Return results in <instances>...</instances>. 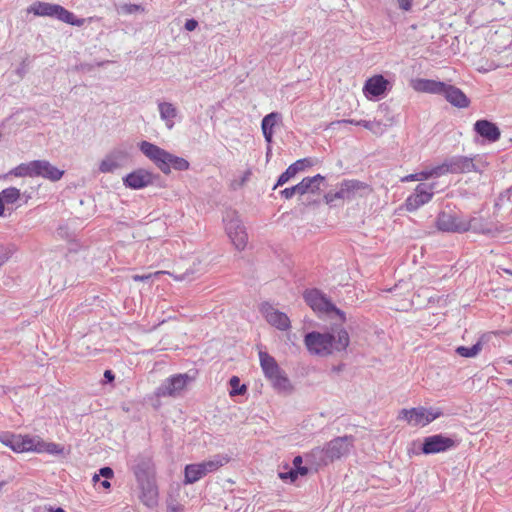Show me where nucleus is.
Listing matches in <instances>:
<instances>
[{
    "instance_id": "nucleus-1",
    "label": "nucleus",
    "mask_w": 512,
    "mask_h": 512,
    "mask_svg": "<svg viewBox=\"0 0 512 512\" xmlns=\"http://www.w3.org/2000/svg\"><path fill=\"white\" fill-rule=\"evenodd\" d=\"M304 343L311 354L328 356L333 349L336 351L345 350L350 343V338L345 329H340L336 336L332 333L312 331L305 335Z\"/></svg>"
},
{
    "instance_id": "nucleus-2",
    "label": "nucleus",
    "mask_w": 512,
    "mask_h": 512,
    "mask_svg": "<svg viewBox=\"0 0 512 512\" xmlns=\"http://www.w3.org/2000/svg\"><path fill=\"white\" fill-rule=\"evenodd\" d=\"M139 149L165 175L171 173V168L177 171L189 169L190 164L185 158L171 154L153 143L142 141Z\"/></svg>"
},
{
    "instance_id": "nucleus-3",
    "label": "nucleus",
    "mask_w": 512,
    "mask_h": 512,
    "mask_svg": "<svg viewBox=\"0 0 512 512\" xmlns=\"http://www.w3.org/2000/svg\"><path fill=\"white\" fill-rule=\"evenodd\" d=\"M260 366L265 377L278 392H290L292 385L286 373L279 367L275 358L265 351L259 352Z\"/></svg>"
},
{
    "instance_id": "nucleus-4",
    "label": "nucleus",
    "mask_w": 512,
    "mask_h": 512,
    "mask_svg": "<svg viewBox=\"0 0 512 512\" xmlns=\"http://www.w3.org/2000/svg\"><path fill=\"white\" fill-rule=\"evenodd\" d=\"M28 12H32L36 16L56 18L64 23L75 26H81L84 22L83 19H76L72 12L59 4L38 1L29 7Z\"/></svg>"
},
{
    "instance_id": "nucleus-5",
    "label": "nucleus",
    "mask_w": 512,
    "mask_h": 512,
    "mask_svg": "<svg viewBox=\"0 0 512 512\" xmlns=\"http://www.w3.org/2000/svg\"><path fill=\"white\" fill-rule=\"evenodd\" d=\"M442 415L443 412L439 408L418 406L400 410L398 420H405L412 426H426Z\"/></svg>"
},
{
    "instance_id": "nucleus-6",
    "label": "nucleus",
    "mask_w": 512,
    "mask_h": 512,
    "mask_svg": "<svg viewBox=\"0 0 512 512\" xmlns=\"http://www.w3.org/2000/svg\"><path fill=\"white\" fill-rule=\"evenodd\" d=\"M306 303L319 313H335L341 322L345 321V313L338 309L324 294L317 289L308 290L304 294Z\"/></svg>"
},
{
    "instance_id": "nucleus-7",
    "label": "nucleus",
    "mask_w": 512,
    "mask_h": 512,
    "mask_svg": "<svg viewBox=\"0 0 512 512\" xmlns=\"http://www.w3.org/2000/svg\"><path fill=\"white\" fill-rule=\"evenodd\" d=\"M192 377L188 374H176L165 379L162 384L156 389L155 395L157 397H173L176 398L186 389Z\"/></svg>"
},
{
    "instance_id": "nucleus-8",
    "label": "nucleus",
    "mask_w": 512,
    "mask_h": 512,
    "mask_svg": "<svg viewBox=\"0 0 512 512\" xmlns=\"http://www.w3.org/2000/svg\"><path fill=\"white\" fill-rule=\"evenodd\" d=\"M226 232L233 245L238 250H243L248 241V235L241 220L233 212L224 218Z\"/></svg>"
},
{
    "instance_id": "nucleus-9",
    "label": "nucleus",
    "mask_w": 512,
    "mask_h": 512,
    "mask_svg": "<svg viewBox=\"0 0 512 512\" xmlns=\"http://www.w3.org/2000/svg\"><path fill=\"white\" fill-rule=\"evenodd\" d=\"M351 442V436L337 437L331 440L323 449L319 450L320 453H323L322 460L325 463L333 462L347 455L350 451Z\"/></svg>"
},
{
    "instance_id": "nucleus-10",
    "label": "nucleus",
    "mask_w": 512,
    "mask_h": 512,
    "mask_svg": "<svg viewBox=\"0 0 512 512\" xmlns=\"http://www.w3.org/2000/svg\"><path fill=\"white\" fill-rule=\"evenodd\" d=\"M456 446V441L442 434H436L424 438L421 451L423 454H436L445 452Z\"/></svg>"
},
{
    "instance_id": "nucleus-11",
    "label": "nucleus",
    "mask_w": 512,
    "mask_h": 512,
    "mask_svg": "<svg viewBox=\"0 0 512 512\" xmlns=\"http://www.w3.org/2000/svg\"><path fill=\"white\" fill-rule=\"evenodd\" d=\"M340 188L342 191V200L347 201L366 197L372 192V188L369 184L355 179L342 181Z\"/></svg>"
},
{
    "instance_id": "nucleus-12",
    "label": "nucleus",
    "mask_w": 512,
    "mask_h": 512,
    "mask_svg": "<svg viewBox=\"0 0 512 512\" xmlns=\"http://www.w3.org/2000/svg\"><path fill=\"white\" fill-rule=\"evenodd\" d=\"M136 481L140 489L139 498L141 502L149 508L157 506L159 493L156 484V476L137 479Z\"/></svg>"
},
{
    "instance_id": "nucleus-13",
    "label": "nucleus",
    "mask_w": 512,
    "mask_h": 512,
    "mask_svg": "<svg viewBox=\"0 0 512 512\" xmlns=\"http://www.w3.org/2000/svg\"><path fill=\"white\" fill-rule=\"evenodd\" d=\"M260 312L264 316L265 320L278 330L286 331L291 327L289 317L284 312L275 309L268 302L261 304Z\"/></svg>"
},
{
    "instance_id": "nucleus-14",
    "label": "nucleus",
    "mask_w": 512,
    "mask_h": 512,
    "mask_svg": "<svg viewBox=\"0 0 512 512\" xmlns=\"http://www.w3.org/2000/svg\"><path fill=\"white\" fill-rule=\"evenodd\" d=\"M433 196L432 187L426 184L417 185L415 192L410 195L405 202L406 210L413 212L422 205L428 203Z\"/></svg>"
},
{
    "instance_id": "nucleus-15",
    "label": "nucleus",
    "mask_w": 512,
    "mask_h": 512,
    "mask_svg": "<svg viewBox=\"0 0 512 512\" xmlns=\"http://www.w3.org/2000/svg\"><path fill=\"white\" fill-rule=\"evenodd\" d=\"M436 224L437 228L444 232L463 233L469 227L468 224H464V219L446 212L439 213Z\"/></svg>"
},
{
    "instance_id": "nucleus-16",
    "label": "nucleus",
    "mask_w": 512,
    "mask_h": 512,
    "mask_svg": "<svg viewBox=\"0 0 512 512\" xmlns=\"http://www.w3.org/2000/svg\"><path fill=\"white\" fill-rule=\"evenodd\" d=\"M155 176L145 169H137L123 178V183L131 189H141L152 185Z\"/></svg>"
},
{
    "instance_id": "nucleus-17",
    "label": "nucleus",
    "mask_w": 512,
    "mask_h": 512,
    "mask_svg": "<svg viewBox=\"0 0 512 512\" xmlns=\"http://www.w3.org/2000/svg\"><path fill=\"white\" fill-rule=\"evenodd\" d=\"M0 442L15 452L32 451L34 449L33 439L21 438L10 433L0 434Z\"/></svg>"
},
{
    "instance_id": "nucleus-18",
    "label": "nucleus",
    "mask_w": 512,
    "mask_h": 512,
    "mask_svg": "<svg viewBox=\"0 0 512 512\" xmlns=\"http://www.w3.org/2000/svg\"><path fill=\"white\" fill-rule=\"evenodd\" d=\"M132 470L136 480L156 476L153 460L148 455H138L134 460Z\"/></svg>"
},
{
    "instance_id": "nucleus-19",
    "label": "nucleus",
    "mask_w": 512,
    "mask_h": 512,
    "mask_svg": "<svg viewBox=\"0 0 512 512\" xmlns=\"http://www.w3.org/2000/svg\"><path fill=\"white\" fill-rule=\"evenodd\" d=\"M448 171L451 174L478 171L474 159L467 156H453L446 159Z\"/></svg>"
},
{
    "instance_id": "nucleus-20",
    "label": "nucleus",
    "mask_w": 512,
    "mask_h": 512,
    "mask_svg": "<svg viewBox=\"0 0 512 512\" xmlns=\"http://www.w3.org/2000/svg\"><path fill=\"white\" fill-rule=\"evenodd\" d=\"M389 81L382 75H375L369 78L364 85V94L369 98H377L383 95L388 89Z\"/></svg>"
},
{
    "instance_id": "nucleus-21",
    "label": "nucleus",
    "mask_w": 512,
    "mask_h": 512,
    "mask_svg": "<svg viewBox=\"0 0 512 512\" xmlns=\"http://www.w3.org/2000/svg\"><path fill=\"white\" fill-rule=\"evenodd\" d=\"M127 158V153L123 150H113L110 152L99 165L101 173H112L122 166V162Z\"/></svg>"
},
{
    "instance_id": "nucleus-22",
    "label": "nucleus",
    "mask_w": 512,
    "mask_h": 512,
    "mask_svg": "<svg viewBox=\"0 0 512 512\" xmlns=\"http://www.w3.org/2000/svg\"><path fill=\"white\" fill-rule=\"evenodd\" d=\"M325 183V177L320 174H317L312 177H305L302 179L300 183L297 184L299 189V195H318L321 192L322 186H324Z\"/></svg>"
},
{
    "instance_id": "nucleus-23",
    "label": "nucleus",
    "mask_w": 512,
    "mask_h": 512,
    "mask_svg": "<svg viewBox=\"0 0 512 512\" xmlns=\"http://www.w3.org/2000/svg\"><path fill=\"white\" fill-rule=\"evenodd\" d=\"M36 168V177H42L52 182L62 178L64 171L58 169L47 160H34Z\"/></svg>"
},
{
    "instance_id": "nucleus-24",
    "label": "nucleus",
    "mask_w": 512,
    "mask_h": 512,
    "mask_svg": "<svg viewBox=\"0 0 512 512\" xmlns=\"http://www.w3.org/2000/svg\"><path fill=\"white\" fill-rule=\"evenodd\" d=\"M441 95H443L453 106L459 108H466L469 106L470 101L467 96L455 86L445 84V88Z\"/></svg>"
},
{
    "instance_id": "nucleus-25",
    "label": "nucleus",
    "mask_w": 512,
    "mask_h": 512,
    "mask_svg": "<svg viewBox=\"0 0 512 512\" xmlns=\"http://www.w3.org/2000/svg\"><path fill=\"white\" fill-rule=\"evenodd\" d=\"M474 130L481 137L490 142H495L500 138L499 128L488 120H478L474 124Z\"/></svg>"
},
{
    "instance_id": "nucleus-26",
    "label": "nucleus",
    "mask_w": 512,
    "mask_h": 512,
    "mask_svg": "<svg viewBox=\"0 0 512 512\" xmlns=\"http://www.w3.org/2000/svg\"><path fill=\"white\" fill-rule=\"evenodd\" d=\"M311 165L309 159H299L293 164H291L278 178L277 183L275 184L273 189H276L278 186L284 185L288 182L292 177H294L298 172L303 171L306 166Z\"/></svg>"
},
{
    "instance_id": "nucleus-27",
    "label": "nucleus",
    "mask_w": 512,
    "mask_h": 512,
    "mask_svg": "<svg viewBox=\"0 0 512 512\" xmlns=\"http://www.w3.org/2000/svg\"><path fill=\"white\" fill-rule=\"evenodd\" d=\"M412 87L418 92L441 94L445 88V83L429 79H416L413 81Z\"/></svg>"
},
{
    "instance_id": "nucleus-28",
    "label": "nucleus",
    "mask_w": 512,
    "mask_h": 512,
    "mask_svg": "<svg viewBox=\"0 0 512 512\" xmlns=\"http://www.w3.org/2000/svg\"><path fill=\"white\" fill-rule=\"evenodd\" d=\"M282 115L278 112H271L266 115L261 122V129L268 144L272 142L274 127L281 122Z\"/></svg>"
},
{
    "instance_id": "nucleus-29",
    "label": "nucleus",
    "mask_w": 512,
    "mask_h": 512,
    "mask_svg": "<svg viewBox=\"0 0 512 512\" xmlns=\"http://www.w3.org/2000/svg\"><path fill=\"white\" fill-rule=\"evenodd\" d=\"M158 110L161 119L165 122L166 127L168 129H172L175 124L174 118L177 116L176 107L170 102H160L158 103Z\"/></svg>"
},
{
    "instance_id": "nucleus-30",
    "label": "nucleus",
    "mask_w": 512,
    "mask_h": 512,
    "mask_svg": "<svg viewBox=\"0 0 512 512\" xmlns=\"http://www.w3.org/2000/svg\"><path fill=\"white\" fill-rule=\"evenodd\" d=\"M207 475L200 463L189 464L185 467V483L192 484Z\"/></svg>"
},
{
    "instance_id": "nucleus-31",
    "label": "nucleus",
    "mask_w": 512,
    "mask_h": 512,
    "mask_svg": "<svg viewBox=\"0 0 512 512\" xmlns=\"http://www.w3.org/2000/svg\"><path fill=\"white\" fill-rule=\"evenodd\" d=\"M10 174L16 177H36V168L34 160L27 163L19 164L10 171Z\"/></svg>"
},
{
    "instance_id": "nucleus-32",
    "label": "nucleus",
    "mask_w": 512,
    "mask_h": 512,
    "mask_svg": "<svg viewBox=\"0 0 512 512\" xmlns=\"http://www.w3.org/2000/svg\"><path fill=\"white\" fill-rule=\"evenodd\" d=\"M229 461V458L222 455H216L212 459L203 461L200 464L202 465V469H204L205 473H211L216 471L218 468L223 466Z\"/></svg>"
},
{
    "instance_id": "nucleus-33",
    "label": "nucleus",
    "mask_w": 512,
    "mask_h": 512,
    "mask_svg": "<svg viewBox=\"0 0 512 512\" xmlns=\"http://www.w3.org/2000/svg\"><path fill=\"white\" fill-rule=\"evenodd\" d=\"M359 126H363L364 128L368 129L375 135H382L385 132L386 125L383 124L381 121L373 120V121H367V120H359L357 122Z\"/></svg>"
},
{
    "instance_id": "nucleus-34",
    "label": "nucleus",
    "mask_w": 512,
    "mask_h": 512,
    "mask_svg": "<svg viewBox=\"0 0 512 512\" xmlns=\"http://www.w3.org/2000/svg\"><path fill=\"white\" fill-rule=\"evenodd\" d=\"M447 162H446V159L444 160V162L440 165H437L431 169H426V170H423L422 171V177L425 178V179H428L430 177H440V176H443L445 174H448L449 171H448V167H447Z\"/></svg>"
},
{
    "instance_id": "nucleus-35",
    "label": "nucleus",
    "mask_w": 512,
    "mask_h": 512,
    "mask_svg": "<svg viewBox=\"0 0 512 512\" xmlns=\"http://www.w3.org/2000/svg\"><path fill=\"white\" fill-rule=\"evenodd\" d=\"M482 350V343L478 341L471 347L459 346L456 348V353L461 357L471 358L476 356Z\"/></svg>"
},
{
    "instance_id": "nucleus-36",
    "label": "nucleus",
    "mask_w": 512,
    "mask_h": 512,
    "mask_svg": "<svg viewBox=\"0 0 512 512\" xmlns=\"http://www.w3.org/2000/svg\"><path fill=\"white\" fill-rule=\"evenodd\" d=\"M2 201L6 204H13L20 198V190L15 187H9L0 192Z\"/></svg>"
},
{
    "instance_id": "nucleus-37",
    "label": "nucleus",
    "mask_w": 512,
    "mask_h": 512,
    "mask_svg": "<svg viewBox=\"0 0 512 512\" xmlns=\"http://www.w3.org/2000/svg\"><path fill=\"white\" fill-rule=\"evenodd\" d=\"M33 450L38 451V452L46 451L51 454H59V453L63 452V447H61L60 445L55 444V443H43V444L38 443V445L34 444Z\"/></svg>"
},
{
    "instance_id": "nucleus-38",
    "label": "nucleus",
    "mask_w": 512,
    "mask_h": 512,
    "mask_svg": "<svg viewBox=\"0 0 512 512\" xmlns=\"http://www.w3.org/2000/svg\"><path fill=\"white\" fill-rule=\"evenodd\" d=\"M464 224H468L469 227L467 228V231L472 230L474 232L483 233V234H490L492 232L491 229L483 228L480 219L478 218H471L470 220H464Z\"/></svg>"
},
{
    "instance_id": "nucleus-39",
    "label": "nucleus",
    "mask_w": 512,
    "mask_h": 512,
    "mask_svg": "<svg viewBox=\"0 0 512 512\" xmlns=\"http://www.w3.org/2000/svg\"><path fill=\"white\" fill-rule=\"evenodd\" d=\"M229 384L231 386V391H230L231 396L243 395L247 390L246 385L240 384V379L237 376H233L230 379Z\"/></svg>"
},
{
    "instance_id": "nucleus-40",
    "label": "nucleus",
    "mask_w": 512,
    "mask_h": 512,
    "mask_svg": "<svg viewBox=\"0 0 512 512\" xmlns=\"http://www.w3.org/2000/svg\"><path fill=\"white\" fill-rule=\"evenodd\" d=\"M324 199H325V202L327 204H331L333 203L334 201L336 200H342V191H341V188L339 187V190L336 191V192H328L324 195Z\"/></svg>"
},
{
    "instance_id": "nucleus-41",
    "label": "nucleus",
    "mask_w": 512,
    "mask_h": 512,
    "mask_svg": "<svg viewBox=\"0 0 512 512\" xmlns=\"http://www.w3.org/2000/svg\"><path fill=\"white\" fill-rule=\"evenodd\" d=\"M281 195L285 199H291L294 195H299L298 185H295V186H292L289 188H285L284 190L281 191Z\"/></svg>"
},
{
    "instance_id": "nucleus-42",
    "label": "nucleus",
    "mask_w": 512,
    "mask_h": 512,
    "mask_svg": "<svg viewBox=\"0 0 512 512\" xmlns=\"http://www.w3.org/2000/svg\"><path fill=\"white\" fill-rule=\"evenodd\" d=\"M279 477L282 480L289 479L291 482H294L297 479V471H295V469H290L288 472H280Z\"/></svg>"
},
{
    "instance_id": "nucleus-43",
    "label": "nucleus",
    "mask_w": 512,
    "mask_h": 512,
    "mask_svg": "<svg viewBox=\"0 0 512 512\" xmlns=\"http://www.w3.org/2000/svg\"><path fill=\"white\" fill-rule=\"evenodd\" d=\"M99 475L104 477L105 479H110L113 477L114 472L110 467H102L99 470Z\"/></svg>"
},
{
    "instance_id": "nucleus-44",
    "label": "nucleus",
    "mask_w": 512,
    "mask_h": 512,
    "mask_svg": "<svg viewBox=\"0 0 512 512\" xmlns=\"http://www.w3.org/2000/svg\"><path fill=\"white\" fill-rule=\"evenodd\" d=\"M422 171L420 173L410 174L402 179V181H420L423 180Z\"/></svg>"
},
{
    "instance_id": "nucleus-45",
    "label": "nucleus",
    "mask_w": 512,
    "mask_h": 512,
    "mask_svg": "<svg viewBox=\"0 0 512 512\" xmlns=\"http://www.w3.org/2000/svg\"><path fill=\"white\" fill-rule=\"evenodd\" d=\"M399 8L408 11L411 8L412 0H397Z\"/></svg>"
},
{
    "instance_id": "nucleus-46",
    "label": "nucleus",
    "mask_w": 512,
    "mask_h": 512,
    "mask_svg": "<svg viewBox=\"0 0 512 512\" xmlns=\"http://www.w3.org/2000/svg\"><path fill=\"white\" fill-rule=\"evenodd\" d=\"M198 26V22L195 19H188L185 23V29L187 31H193Z\"/></svg>"
},
{
    "instance_id": "nucleus-47",
    "label": "nucleus",
    "mask_w": 512,
    "mask_h": 512,
    "mask_svg": "<svg viewBox=\"0 0 512 512\" xmlns=\"http://www.w3.org/2000/svg\"><path fill=\"white\" fill-rule=\"evenodd\" d=\"M152 277V274L138 275L135 274L132 276V279L136 282L138 281H147Z\"/></svg>"
},
{
    "instance_id": "nucleus-48",
    "label": "nucleus",
    "mask_w": 512,
    "mask_h": 512,
    "mask_svg": "<svg viewBox=\"0 0 512 512\" xmlns=\"http://www.w3.org/2000/svg\"><path fill=\"white\" fill-rule=\"evenodd\" d=\"M104 378L108 381V382H111L114 380L115 376L113 374V372L111 370H106L104 372Z\"/></svg>"
},
{
    "instance_id": "nucleus-49",
    "label": "nucleus",
    "mask_w": 512,
    "mask_h": 512,
    "mask_svg": "<svg viewBox=\"0 0 512 512\" xmlns=\"http://www.w3.org/2000/svg\"><path fill=\"white\" fill-rule=\"evenodd\" d=\"M295 471H297V476L300 475H306L308 473V468L304 466H299L295 468Z\"/></svg>"
},
{
    "instance_id": "nucleus-50",
    "label": "nucleus",
    "mask_w": 512,
    "mask_h": 512,
    "mask_svg": "<svg viewBox=\"0 0 512 512\" xmlns=\"http://www.w3.org/2000/svg\"><path fill=\"white\" fill-rule=\"evenodd\" d=\"M357 122H358V121H356V120H354V119H343V120L338 121L337 123H338V124L346 123V124H353V125H357V126H359V125L357 124Z\"/></svg>"
},
{
    "instance_id": "nucleus-51",
    "label": "nucleus",
    "mask_w": 512,
    "mask_h": 512,
    "mask_svg": "<svg viewBox=\"0 0 512 512\" xmlns=\"http://www.w3.org/2000/svg\"><path fill=\"white\" fill-rule=\"evenodd\" d=\"M302 457L301 456H296L293 460V465L295 468L299 467V466H302Z\"/></svg>"
},
{
    "instance_id": "nucleus-52",
    "label": "nucleus",
    "mask_w": 512,
    "mask_h": 512,
    "mask_svg": "<svg viewBox=\"0 0 512 512\" xmlns=\"http://www.w3.org/2000/svg\"><path fill=\"white\" fill-rule=\"evenodd\" d=\"M7 260H8V255H7V254H1V253H0V266H1L2 264H4Z\"/></svg>"
},
{
    "instance_id": "nucleus-53",
    "label": "nucleus",
    "mask_w": 512,
    "mask_h": 512,
    "mask_svg": "<svg viewBox=\"0 0 512 512\" xmlns=\"http://www.w3.org/2000/svg\"><path fill=\"white\" fill-rule=\"evenodd\" d=\"M101 485L103 486V488L105 489H109L111 487V483L108 481V479H105L101 482Z\"/></svg>"
},
{
    "instance_id": "nucleus-54",
    "label": "nucleus",
    "mask_w": 512,
    "mask_h": 512,
    "mask_svg": "<svg viewBox=\"0 0 512 512\" xmlns=\"http://www.w3.org/2000/svg\"><path fill=\"white\" fill-rule=\"evenodd\" d=\"M169 512H181V508L180 507H171L169 509Z\"/></svg>"
},
{
    "instance_id": "nucleus-55",
    "label": "nucleus",
    "mask_w": 512,
    "mask_h": 512,
    "mask_svg": "<svg viewBox=\"0 0 512 512\" xmlns=\"http://www.w3.org/2000/svg\"><path fill=\"white\" fill-rule=\"evenodd\" d=\"M250 174H251V172H250V171H247V172L245 173V175H244V177H243V180H242V181L244 182L246 179H248V177L250 176Z\"/></svg>"
},
{
    "instance_id": "nucleus-56",
    "label": "nucleus",
    "mask_w": 512,
    "mask_h": 512,
    "mask_svg": "<svg viewBox=\"0 0 512 512\" xmlns=\"http://www.w3.org/2000/svg\"><path fill=\"white\" fill-rule=\"evenodd\" d=\"M50 512H65V511H64V509H62V508H60V507H59V508H57V509H55V510L50 509Z\"/></svg>"
},
{
    "instance_id": "nucleus-57",
    "label": "nucleus",
    "mask_w": 512,
    "mask_h": 512,
    "mask_svg": "<svg viewBox=\"0 0 512 512\" xmlns=\"http://www.w3.org/2000/svg\"><path fill=\"white\" fill-rule=\"evenodd\" d=\"M99 476H100L99 474H95V475L93 476V481H94V482L99 481Z\"/></svg>"
},
{
    "instance_id": "nucleus-58",
    "label": "nucleus",
    "mask_w": 512,
    "mask_h": 512,
    "mask_svg": "<svg viewBox=\"0 0 512 512\" xmlns=\"http://www.w3.org/2000/svg\"><path fill=\"white\" fill-rule=\"evenodd\" d=\"M270 154H271V147H270V146H268V149H267V157H269V156H270Z\"/></svg>"
},
{
    "instance_id": "nucleus-59",
    "label": "nucleus",
    "mask_w": 512,
    "mask_h": 512,
    "mask_svg": "<svg viewBox=\"0 0 512 512\" xmlns=\"http://www.w3.org/2000/svg\"><path fill=\"white\" fill-rule=\"evenodd\" d=\"M504 271H505V273H507V274H509V275H512V271H511V270H509V269H505Z\"/></svg>"
},
{
    "instance_id": "nucleus-60",
    "label": "nucleus",
    "mask_w": 512,
    "mask_h": 512,
    "mask_svg": "<svg viewBox=\"0 0 512 512\" xmlns=\"http://www.w3.org/2000/svg\"><path fill=\"white\" fill-rule=\"evenodd\" d=\"M506 382L508 385H510V386L512 385V379H508Z\"/></svg>"
},
{
    "instance_id": "nucleus-61",
    "label": "nucleus",
    "mask_w": 512,
    "mask_h": 512,
    "mask_svg": "<svg viewBox=\"0 0 512 512\" xmlns=\"http://www.w3.org/2000/svg\"><path fill=\"white\" fill-rule=\"evenodd\" d=\"M507 193L512 194V187L507 190Z\"/></svg>"
},
{
    "instance_id": "nucleus-62",
    "label": "nucleus",
    "mask_w": 512,
    "mask_h": 512,
    "mask_svg": "<svg viewBox=\"0 0 512 512\" xmlns=\"http://www.w3.org/2000/svg\"><path fill=\"white\" fill-rule=\"evenodd\" d=\"M138 8H139V6H137V5H134V6H133V10H136V9H138Z\"/></svg>"
}]
</instances>
